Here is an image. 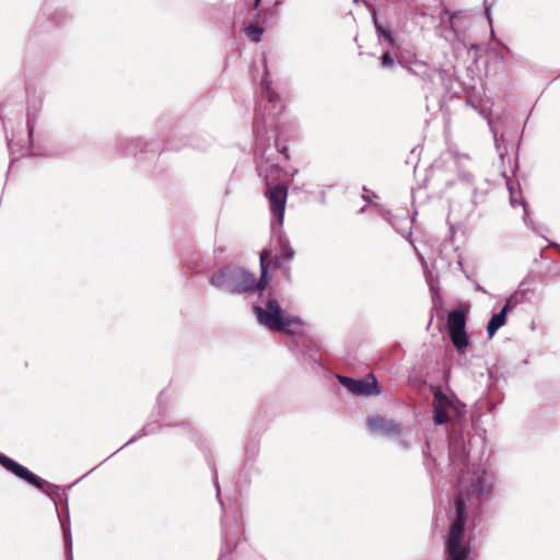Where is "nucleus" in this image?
Listing matches in <instances>:
<instances>
[{
    "mask_svg": "<svg viewBox=\"0 0 560 560\" xmlns=\"http://www.w3.org/2000/svg\"><path fill=\"white\" fill-rule=\"evenodd\" d=\"M253 313L259 325L270 331L284 334L290 337L298 335L299 328H303L304 326V322L301 317L290 315L282 308L278 300L272 296L271 290L267 293L265 306L254 304Z\"/></svg>",
    "mask_w": 560,
    "mask_h": 560,
    "instance_id": "nucleus-1",
    "label": "nucleus"
},
{
    "mask_svg": "<svg viewBox=\"0 0 560 560\" xmlns=\"http://www.w3.org/2000/svg\"><path fill=\"white\" fill-rule=\"evenodd\" d=\"M209 284L229 295H248L254 282L252 272L235 265H228L213 271L209 277Z\"/></svg>",
    "mask_w": 560,
    "mask_h": 560,
    "instance_id": "nucleus-2",
    "label": "nucleus"
},
{
    "mask_svg": "<svg viewBox=\"0 0 560 560\" xmlns=\"http://www.w3.org/2000/svg\"><path fill=\"white\" fill-rule=\"evenodd\" d=\"M497 475L483 465L474 468L468 485H460L456 493H463L465 503H476L477 506L490 501L497 487Z\"/></svg>",
    "mask_w": 560,
    "mask_h": 560,
    "instance_id": "nucleus-3",
    "label": "nucleus"
},
{
    "mask_svg": "<svg viewBox=\"0 0 560 560\" xmlns=\"http://www.w3.org/2000/svg\"><path fill=\"white\" fill-rule=\"evenodd\" d=\"M455 516L451 521L445 537L444 553L470 555V542L465 540L467 523V504L463 493H456L454 499Z\"/></svg>",
    "mask_w": 560,
    "mask_h": 560,
    "instance_id": "nucleus-4",
    "label": "nucleus"
},
{
    "mask_svg": "<svg viewBox=\"0 0 560 560\" xmlns=\"http://www.w3.org/2000/svg\"><path fill=\"white\" fill-rule=\"evenodd\" d=\"M45 485L42 488H36L42 491L46 495H48L55 505L56 514L58 521L60 523L65 549H66V558L67 560H73L72 556V534H71V522H70V512L68 504V494L66 493L67 489H70L72 485L67 488L49 482L44 479Z\"/></svg>",
    "mask_w": 560,
    "mask_h": 560,
    "instance_id": "nucleus-5",
    "label": "nucleus"
},
{
    "mask_svg": "<svg viewBox=\"0 0 560 560\" xmlns=\"http://www.w3.org/2000/svg\"><path fill=\"white\" fill-rule=\"evenodd\" d=\"M245 534V521L242 511L235 506L231 514L223 512L221 517L222 546L218 560L226 557L238 546Z\"/></svg>",
    "mask_w": 560,
    "mask_h": 560,
    "instance_id": "nucleus-6",
    "label": "nucleus"
},
{
    "mask_svg": "<svg viewBox=\"0 0 560 560\" xmlns=\"http://www.w3.org/2000/svg\"><path fill=\"white\" fill-rule=\"evenodd\" d=\"M432 408L434 425L446 424L450 421L451 411L457 419L466 413V405L454 393H445L440 388L433 393Z\"/></svg>",
    "mask_w": 560,
    "mask_h": 560,
    "instance_id": "nucleus-7",
    "label": "nucleus"
},
{
    "mask_svg": "<svg viewBox=\"0 0 560 560\" xmlns=\"http://www.w3.org/2000/svg\"><path fill=\"white\" fill-rule=\"evenodd\" d=\"M366 427L375 435L394 440L404 451L411 447L410 440L406 438V427L401 422L376 415L366 418Z\"/></svg>",
    "mask_w": 560,
    "mask_h": 560,
    "instance_id": "nucleus-8",
    "label": "nucleus"
},
{
    "mask_svg": "<svg viewBox=\"0 0 560 560\" xmlns=\"http://www.w3.org/2000/svg\"><path fill=\"white\" fill-rule=\"evenodd\" d=\"M261 101L255 108L253 120V132L259 138L262 137L266 130L268 118L272 115L269 107L275 108L280 101L279 95L271 89L267 78H262L261 83Z\"/></svg>",
    "mask_w": 560,
    "mask_h": 560,
    "instance_id": "nucleus-9",
    "label": "nucleus"
},
{
    "mask_svg": "<svg viewBox=\"0 0 560 560\" xmlns=\"http://www.w3.org/2000/svg\"><path fill=\"white\" fill-rule=\"evenodd\" d=\"M112 153L119 158L137 156L139 153H159L163 150L159 140L147 141L141 137H118L112 144Z\"/></svg>",
    "mask_w": 560,
    "mask_h": 560,
    "instance_id": "nucleus-10",
    "label": "nucleus"
},
{
    "mask_svg": "<svg viewBox=\"0 0 560 560\" xmlns=\"http://www.w3.org/2000/svg\"><path fill=\"white\" fill-rule=\"evenodd\" d=\"M72 13L65 7L52 8L48 2H45L40 9V14L31 28V36H37L43 32L49 31L54 26H62L72 20Z\"/></svg>",
    "mask_w": 560,
    "mask_h": 560,
    "instance_id": "nucleus-11",
    "label": "nucleus"
},
{
    "mask_svg": "<svg viewBox=\"0 0 560 560\" xmlns=\"http://www.w3.org/2000/svg\"><path fill=\"white\" fill-rule=\"evenodd\" d=\"M467 315L464 310H452L446 319L448 338L458 353H465L469 338L466 330Z\"/></svg>",
    "mask_w": 560,
    "mask_h": 560,
    "instance_id": "nucleus-12",
    "label": "nucleus"
},
{
    "mask_svg": "<svg viewBox=\"0 0 560 560\" xmlns=\"http://www.w3.org/2000/svg\"><path fill=\"white\" fill-rule=\"evenodd\" d=\"M337 381L354 396H377L383 390V387L373 374L360 378L338 374Z\"/></svg>",
    "mask_w": 560,
    "mask_h": 560,
    "instance_id": "nucleus-13",
    "label": "nucleus"
},
{
    "mask_svg": "<svg viewBox=\"0 0 560 560\" xmlns=\"http://www.w3.org/2000/svg\"><path fill=\"white\" fill-rule=\"evenodd\" d=\"M266 196L269 201V209L272 215L271 222L275 226L283 225L285 203L288 197V187L284 183H278L271 185L269 180H266Z\"/></svg>",
    "mask_w": 560,
    "mask_h": 560,
    "instance_id": "nucleus-14",
    "label": "nucleus"
},
{
    "mask_svg": "<svg viewBox=\"0 0 560 560\" xmlns=\"http://www.w3.org/2000/svg\"><path fill=\"white\" fill-rule=\"evenodd\" d=\"M26 95H27V108H26V129H27V138H28V147L26 152L31 155V148L33 147V133L35 130V125L37 117L43 107V95L36 92V89L32 85L26 86Z\"/></svg>",
    "mask_w": 560,
    "mask_h": 560,
    "instance_id": "nucleus-15",
    "label": "nucleus"
},
{
    "mask_svg": "<svg viewBox=\"0 0 560 560\" xmlns=\"http://www.w3.org/2000/svg\"><path fill=\"white\" fill-rule=\"evenodd\" d=\"M0 465L9 472L14 475L20 480L35 487L42 488L45 485L44 478L37 476L35 472L30 470L24 465L20 464L15 459L8 455L0 453Z\"/></svg>",
    "mask_w": 560,
    "mask_h": 560,
    "instance_id": "nucleus-16",
    "label": "nucleus"
},
{
    "mask_svg": "<svg viewBox=\"0 0 560 560\" xmlns=\"http://www.w3.org/2000/svg\"><path fill=\"white\" fill-rule=\"evenodd\" d=\"M448 451L454 468L463 476L469 474V454L462 434L450 436Z\"/></svg>",
    "mask_w": 560,
    "mask_h": 560,
    "instance_id": "nucleus-17",
    "label": "nucleus"
},
{
    "mask_svg": "<svg viewBox=\"0 0 560 560\" xmlns=\"http://www.w3.org/2000/svg\"><path fill=\"white\" fill-rule=\"evenodd\" d=\"M164 428H176V429H179L183 433L191 435V438H194L195 434H196L194 428L186 420H180V421H166V420H164L158 427H152V428L150 427L149 423H147L132 438H130L120 448H118L116 452H114L109 457L115 455L118 451L124 448L126 445L132 444V443H135L136 441H138L139 439H141L143 436L159 433Z\"/></svg>",
    "mask_w": 560,
    "mask_h": 560,
    "instance_id": "nucleus-18",
    "label": "nucleus"
},
{
    "mask_svg": "<svg viewBox=\"0 0 560 560\" xmlns=\"http://www.w3.org/2000/svg\"><path fill=\"white\" fill-rule=\"evenodd\" d=\"M303 328H299V334L292 336L295 350L303 357L305 361L312 363L316 369H323L319 357V347L302 334Z\"/></svg>",
    "mask_w": 560,
    "mask_h": 560,
    "instance_id": "nucleus-19",
    "label": "nucleus"
},
{
    "mask_svg": "<svg viewBox=\"0 0 560 560\" xmlns=\"http://www.w3.org/2000/svg\"><path fill=\"white\" fill-rule=\"evenodd\" d=\"M272 232V241L275 242L276 256L285 258L287 261L293 260L295 252L292 248L289 237L280 225L275 226V223H270Z\"/></svg>",
    "mask_w": 560,
    "mask_h": 560,
    "instance_id": "nucleus-20",
    "label": "nucleus"
},
{
    "mask_svg": "<svg viewBox=\"0 0 560 560\" xmlns=\"http://www.w3.org/2000/svg\"><path fill=\"white\" fill-rule=\"evenodd\" d=\"M213 138L208 133H195L190 136L185 142H176L174 140H167L165 148L167 150H180L184 147H191L192 149L205 151L211 147Z\"/></svg>",
    "mask_w": 560,
    "mask_h": 560,
    "instance_id": "nucleus-21",
    "label": "nucleus"
},
{
    "mask_svg": "<svg viewBox=\"0 0 560 560\" xmlns=\"http://www.w3.org/2000/svg\"><path fill=\"white\" fill-rule=\"evenodd\" d=\"M383 218L393 226V229L404 237L411 238L412 235V220L408 214L398 217L386 212Z\"/></svg>",
    "mask_w": 560,
    "mask_h": 560,
    "instance_id": "nucleus-22",
    "label": "nucleus"
},
{
    "mask_svg": "<svg viewBox=\"0 0 560 560\" xmlns=\"http://www.w3.org/2000/svg\"><path fill=\"white\" fill-rule=\"evenodd\" d=\"M259 265H260L259 278H256L252 273V279H253L254 285L250 290V294L257 293L259 299H264L267 293V288L271 281V273H270V269L268 268V266L264 264V258L261 260H259Z\"/></svg>",
    "mask_w": 560,
    "mask_h": 560,
    "instance_id": "nucleus-23",
    "label": "nucleus"
},
{
    "mask_svg": "<svg viewBox=\"0 0 560 560\" xmlns=\"http://www.w3.org/2000/svg\"><path fill=\"white\" fill-rule=\"evenodd\" d=\"M372 20L377 37L384 40L388 46L398 47L397 34L392 30L389 25H384L380 22L375 9L372 11Z\"/></svg>",
    "mask_w": 560,
    "mask_h": 560,
    "instance_id": "nucleus-24",
    "label": "nucleus"
},
{
    "mask_svg": "<svg viewBox=\"0 0 560 560\" xmlns=\"http://www.w3.org/2000/svg\"><path fill=\"white\" fill-rule=\"evenodd\" d=\"M488 125H489V129L493 136L495 151H497L500 160L503 162L504 159L508 156V147H506L504 133L500 132V126H499L498 120L490 119L488 121Z\"/></svg>",
    "mask_w": 560,
    "mask_h": 560,
    "instance_id": "nucleus-25",
    "label": "nucleus"
},
{
    "mask_svg": "<svg viewBox=\"0 0 560 560\" xmlns=\"http://www.w3.org/2000/svg\"><path fill=\"white\" fill-rule=\"evenodd\" d=\"M488 191H489V189H488L487 183H485L482 186H480V185L472 186L471 197H470L471 209L468 210L467 217H470L479 206L485 203Z\"/></svg>",
    "mask_w": 560,
    "mask_h": 560,
    "instance_id": "nucleus-26",
    "label": "nucleus"
},
{
    "mask_svg": "<svg viewBox=\"0 0 560 560\" xmlns=\"http://www.w3.org/2000/svg\"><path fill=\"white\" fill-rule=\"evenodd\" d=\"M506 311L493 313L487 324L488 338L491 339L495 332L506 323Z\"/></svg>",
    "mask_w": 560,
    "mask_h": 560,
    "instance_id": "nucleus-27",
    "label": "nucleus"
},
{
    "mask_svg": "<svg viewBox=\"0 0 560 560\" xmlns=\"http://www.w3.org/2000/svg\"><path fill=\"white\" fill-rule=\"evenodd\" d=\"M262 258H264V264L267 265L270 270H280L287 262V261H284L285 258L278 257V256L272 257L271 250L268 248H264L259 253V260H261Z\"/></svg>",
    "mask_w": 560,
    "mask_h": 560,
    "instance_id": "nucleus-28",
    "label": "nucleus"
},
{
    "mask_svg": "<svg viewBox=\"0 0 560 560\" xmlns=\"http://www.w3.org/2000/svg\"><path fill=\"white\" fill-rule=\"evenodd\" d=\"M445 16H448V26L446 28L447 34L444 35V37L447 40H452L457 37V32H456L454 23H453V20L456 16V13L451 12L447 8H443V10L440 14V20H441L440 24H444Z\"/></svg>",
    "mask_w": 560,
    "mask_h": 560,
    "instance_id": "nucleus-29",
    "label": "nucleus"
},
{
    "mask_svg": "<svg viewBox=\"0 0 560 560\" xmlns=\"http://www.w3.org/2000/svg\"><path fill=\"white\" fill-rule=\"evenodd\" d=\"M244 31H245L246 36L253 43H259L261 40V36L265 32L264 27L257 23H249L247 26L244 27Z\"/></svg>",
    "mask_w": 560,
    "mask_h": 560,
    "instance_id": "nucleus-30",
    "label": "nucleus"
},
{
    "mask_svg": "<svg viewBox=\"0 0 560 560\" xmlns=\"http://www.w3.org/2000/svg\"><path fill=\"white\" fill-rule=\"evenodd\" d=\"M497 44H498V47L491 49V55L493 56L494 59L500 61L502 67H504L505 59H506L505 52H511V49L501 39H498Z\"/></svg>",
    "mask_w": 560,
    "mask_h": 560,
    "instance_id": "nucleus-31",
    "label": "nucleus"
},
{
    "mask_svg": "<svg viewBox=\"0 0 560 560\" xmlns=\"http://www.w3.org/2000/svg\"><path fill=\"white\" fill-rule=\"evenodd\" d=\"M523 284L524 283L522 282L521 285L518 287V289L515 290L510 295L512 298V300H514L517 304L524 303L525 301L529 300L534 295V292L532 290L522 288Z\"/></svg>",
    "mask_w": 560,
    "mask_h": 560,
    "instance_id": "nucleus-32",
    "label": "nucleus"
},
{
    "mask_svg": "<svg viewBox=\"0 0 560 560\" xmlns=\"http://www.w3.org/2000/svg\"><path fill=\"white\" fill-rule=\"evenodd\" d=\"M508 189L510 191V203L512 207H516L517 205H521L524 209V220H526L527 218V214H528V205L526 203V201H524L523 199H518L516 197V194L515 191L513 190L512 186L510 185V182H508Z\"/></svg>",
    "mask_w": 560,
    "mask_h": 560,
    "instance_id": "nucleus-33",
    "label": "nucleus"
},
{
    "mask_svg": "<svg viewBox=\"0 0 560 560\" xmlns=\"http://www.w3.org/2000/svg\"><path fill=\"white\" fill-rule=\"evenodd\" d=\"M458 182L470 189L472 188V186H476L474 182V175L470 172H460L458 174Z\"/></svg>",
    "mask_w": 560,
    "mask_h": 560,
    "instance_id": "nucleus-34",
    "label": "nucleus"
},
{
    "mask_svg": "<svg viewBox=\"0 0 560 560\" xmlns=\"http://www.w3.org/2000/svg\"><path fill=\"white\" fill-rule=\"evenodd\" d=\"M381 62H382V68H384V69L390 68L394 65L395 60L389 50H386L381 56Z\"/></svg>",
    "mask_w": 560,
    "mask_h": 560,
    "instance_id": "nucleus-35",
    "label": "nucleus"
},
{
    "mask_svg": "<svg viewBox=\"0 0 560 560\" xmlns=\"http://www.w3.org/2000/svg\"><path fill=\"white\" fill-rule=\"evenodd\" d=\"M258 444L256 442H250L246 447V457L247 460L255 459L258 454Z\"/></svg>",
    "mask_w": 560,
    "mask_h": 560,
    "instance_id": "nucleus-36",
    "label": "nucleus"
},
{
    "mask_svg": "<svg viewBox=\"0 0 560 560\" xmlns=\"http://www.w3.org/2000/svg\"><path fill=\"white\" fill-rule=\"evenodd\" d=\"M280 272L283 277V279L288 282V283H291L292 282V275H291V266L289 265V262L287 261L285 265L282 267V269H280Z\"/></svg>",
    "mask_w": 560,
    "mask_h": 560,
    "instance_id": "nucleus-37",
    "label": "nucleus"
},
{
    "mask_svg": "<svg viewBox=\"0 0 560 560\" xmlns=\"http://www.w3.org/2000/svg\"><path fill=\"white\" fill-rule=\"evenodd\" d=\"M517 305H518V304H517L514 300H512V298H511V296H509V298L505 300V302H504V304H503V306H502L501 311H506V315H508V314H509V313H511V312H512V311H513Z\"/></svg>",
    "mask_w": 560,
    "mask_h": 560,
    "instance_id": "nucleus-38",
    "label": "nucleus"
},
{
    "mask_svg": "<svg viewBox=\"0 0 560 560\" xmlns=\"http://www.w3.org/2000/svg\"><path fill=\"white\" fill-rule=\"evenodd\" d=\"M412 73L424 77L425 74V65L424 63H413V67L409 69Z\"/></svg>",
    "mask_w": 560,
    "mask_h": 560,
    "instance_id": "nucleus-39",
    "label": "nucleus"
},
{
    "mask_svg": "<svg viewBox=\"0 0 560 560\" xmlns=\"http://www.w3.org/2000/svg\"><path fill=\"white\" fill-rule=\"evenodd\" d=\"M14 145H18V143H14L12 139H9V148H10V150H11L10 167L12 166V164L14 163V161H15V160H18V159H20L21 156H24V155H25V153H21L20 155L14 156V154H15Z\"/></svg>",
    "mask_w": 560,
    "mask_h": 560,
    "instance_id": "nucleus-40",
    "label": "nucleus"
},
{
    "mask_svg": "<svg viewBox=\"0 0 560 560\" xmlns=\"http://www.w3.org/2000/svg\"><path fill=\"white\" fill-rule=\"evenodd\" d=\"M212 477H213V483H214V487H215V489H217V498H218V500H219V503H220V505H221L222 510L224 511L223 503H222V501H221V499H220V487H219L218 475H217V471H215V469H214V468H212Z\"/></svg>",
    "mask_w": 560,
    "mask_h": 560,
    "instance_id": "nucleus-41",
    "label": "nucleus"
},
{
    "mask_svg": "<svg viewBox=\"0 0 560 560\" xmlns=\"http://www.w3.org/2000/svg\"><path fill=\"white\" fill-rule=\"evenodd\" d=\"M363 190H364L365 194L362 195V198L365 201L370 202L373 199L377 198V195L375 192H373V191L368 190V188L365 186H363Z\"/></svg>",
    "mask_w": 560,
    "mask_h": 560,
    "instance_id": "nucleus-42",
    "label": "nucleus"
},
{
    "mask_svg": "<svg viewBox=\"0 0 560 560\" xmlns=\"http://www.w3.org/2000/svg\"><path fill=\"white\" fill-rule=\"evenodd\" d=\"M445 560H468L469 556L456 555V553H444Z\"/></svg>",
    "mask_w": 560,
    "mask_h": 560,
    "instance_id": "nucleus-43",
    "label": "nucleus"
},
{
    "mask_svg": "<svg viewBox=\"0 0 560 560\" xmlns=\"http://www.w3.org/2000/svg\"><path fill=\"white\" fill-rule=\"evenodd\" d=\"M164 395V390L160 392L158 396V416L162 417L164 415V407L162 406V397Z\"/></svg>",
    "mask_w": 560,
    "mask_h": 560,
    "instance_id": "nucleus-44",
    "label": "nucleus"
},
{
    "mask_svg": "<svg viewBox=\"0 0 560 560\" xmlns=\"http://www.w3.org/2000/svg\"><path fill=\"white\" fill-rule=\"evenodd\" d=\"M276 147H277L278 152L283 154L284 158L288 160L289 159L288 148L285 145L280 147L278 143H276Z\"/></svg>",
    "mask_w": 560,
    "mask_h": 560,
    "instance_id": "nucleus-45",
    "label": "nucleus"
},
{
    "mask_svg": "<svg viewBox=\"0 0 560 560\" xmlns=\"http://www.w3.org/2000/svg\"><path fill=\"white\" fill-rule=\"evenodd\" d=\"M417 255L419 257V260L422 262L423 266L427 265L425 260H424V257L417 250Z\"/></svg>",
    "mask_w": 560,
    "mask_h": 560,
    "instance_id": "nucleus-46",
    "label": "nucleus"
},
{
    "mask_svg": "<svg viewBox=\"0 0 560 560\" xmlns=\"http://www.w3.org/2000/svg\"><path fill=\"white\" fill-rule=\"evenodd\" d=\"M486 16H487L488 21L491 23V13H490L489 8H486Z\"/></svg>",
    "mask_w": 560,
    "mask_h": 560,
    "instance_id": "nucleus-47",
    "label": "nucleus"
},
{
    "mask_svg": "<svg viewBox=\"0 0 560 560\" xmlns=\"http://www.w3.org/2000/svg\"><path fill=\"white\" fill-rule=\"evenodd\" d=\"M477 291H480L482 293H486L487 291L480 285V284H476V288H475Z\"/></svg>",
    "mask_w": 560,
    "mask_h": 560,
    "instance_id": "nucleus-48",
    "label": "nucleus"
},
{
    "mask_svg": "<svg viewBox=\"0 0 560 560\" xmlns=\"http://www.w3.org/2000/svg\"><path fill=\"white\" fill-rule=\"evenodd\" d=\"M457 266L460 268V270H462L463 272H465V270H464V265H463V261H462V260H458V261H457Z\"/></svg>",
    "mask_w": 560,
    "mask_h": 560,
    "instance_id": "nucleus-49",
    "label": "nucleus"
},
{
    "mask_svg": "<svg viewBox=\"0 0 560 560\" xmlns=\"http://www.w3.org/2000/svg\"><path fill=\"white\" fill-rule=\"evenodd\" d=\"M261 0H254L253 8H257Z\"/></svg>",
    "mask_w": 560,
    "mask_h": 560,
    "instance_id": "nucleus-50",
    "label": "nucleus"
},
{
    "mask_svg": "<svg viewBox=\"0 0 560 560\" xmlns=\"http://www.w3.org/2000/svg\"><path fill=\"white\" fill-rule=\"evenodd\" d=\"M432 322H433V315H431V317H430V319H429V323H428V325H427V329H429V328H430V326H431Z\"/></svg>",
    "mask_w": 560,
    "mask_h": 560,
    "instance_id": "nucleus-51",
    "label": "nucleus"
},
{
    "mask_svg": "<svg viewBox=\"0 0 560 560\" xmlns=\"http://www.w3.org/2000/svg\"><path fill=\"white\" fill-rule=\"evenodd\" d=\"M95 468H91V470L86 471V475H90L92 474V471H94Z\"/></svg>",
    "mask_w": 560,
    "mask_h": 560,
    "instance_id": "nucleus-52",
    "label": "nucleus"
},
{
    "mask_svg": "<svg viewBox=\"0 0 560 560\" xmlns=\"http://www.w3.org/2000/svg\"><path fill=\"white\" fill-rule=\"evenodd\" d=\"M95 468H91V470L86 471V475H90L92 474V471H94Z\"/></svg>",
    "mask_w": 560,
    "mask_h": 560,
    "instance_id": "nucleus-53",
    "label": "nucleus"
},
{
    "mask_svg": "<svg viewBox=\"0 0 560 560\" xmlns=\"http://www.w3.org/2000/svg\"><path fill=\"white\" fill-rule=\"evenodd\" d=\"M95 468H91V470L86 471V475H90L92 474V471H94Z\"/></svg>",
    "mask_w": 560,
    "mask_h": 560,
    "instance_id": "nucleus-54",
    "label": "nucleus"
},
{
    "mask_svg": "<svg viewBox=\"0 0 560 560\" xmlns=\"http://www.w3.org/2000/svg\"><path fill=\"white\" fill-rule=\"evenodd\" d=\"M192 272H194V273H199V272H200V270L196 269V270H194Z\"/></svg>",
    "mask_w": 560,
    "mask_h": 560,
    "instance_id": "nucleus-55",
    "label": "nucleus"
},
{
    "mask_svg": "<svg viewBox=\"0 0 560 560\" xmlns=\"http://www.w3.org/2000/svg\"><path fill=\"white\" fill-rule=\"evenodd\" d=\"M208 465H211V469L214 468L213 464L211 462H208Z\"/></svg>",
    "mask_w": 560,
    "mask_h": 560,
    "instance_id": "nucleus-56",
    "label": "nucleus"
}]
</instances>
